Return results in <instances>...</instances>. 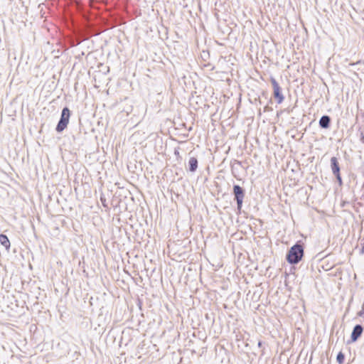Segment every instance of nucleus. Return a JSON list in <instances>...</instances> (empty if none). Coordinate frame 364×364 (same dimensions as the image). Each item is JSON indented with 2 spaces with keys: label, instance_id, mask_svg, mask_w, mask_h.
<instances>
[{
  "label": "nucleus",
  "instance_id": "obj_1",
  "mask_svg": "<svg viewBox=\"0 0 364 364\" xmlns=\"http://www.w3.org/2000/svg\"><path fill=\"white\" fill-rule=\"evenodd\" d=\"M304 255V248L300 244H295L289 250L287 255V260L291 264H298Z\"/></svg>",
  "mask_w": 364,
  "mask_h": 364
},
{
  "label": "nucleus",
  "instance_id": "obj_2",
  "mask_svg": "<svg viewBox=\"0 0 364 364\" xmlns=\"http://www.w3.org/2000/svg\"><path fill=\"white\" fill-rule=\"evenodd\" d=\"M70 117V111L68 107H64L61 112L60 120L56 126L55 130L58 132H63L69 122Z\"/></svg>",
  "mask_w": 364,
  "mask_h": 364
},
{
  "label": "nucleus",
  "instance_id": "obj_3",
  "mask_svg": "<svg viewBox=\"0 0 364 364\" xmlns=\"http://www.w3.org/2000/svg\"><path fill=\"white\" fill-rule=\"evenodd\" d=\"M233 194L235 200L237 202V208L239 211H240L242 206L243 199L245 197V191L239 185H234Z\"/></svg>",
  "mask_w": 364,
  "mask_h": 364
},
{
  "label": "nucleus",
  "instance_id": "obj_4",
  "mask_svg": "<svg viewBox=\"0 0 364 364\" xmlns=\"http://www.w3.org/2000/svg\"><path fill=\"white\" fill-rule=\"evenodd\" d=\"M270 81L273 87V95L274 97L277 100V102L278 104H281L284 100V97L282 93V89L279 85V83L277 82L275 78L272 77L270 78Z\"/></svg>",
  "mask_w": 364,
  "mask_h": 364
},
{
  "label": "nucleus",
  "instance_id": "obj_5",
  "mask_svg": "<svg viewBox=\"0 0 364 364\" xmlns=\"http://www.w3.org/2000/svg\"><path fill=\"white\" fill-rule=\"evenodd\" d=\"M363 326L360 324H357L354 326L353 331L351 333V340L355 342L358 340V338L361 336L363 333Z\"/></svg>",
  "mask_w": 364,
  "mask_h": 364
},
{
  "label": "nucleus",
  "instance_id": "obj_6",
  "mask_svg": "<svg viewBox=\"0 0 364 364\" xmlns=\"http://www.w3.org/2000/svg\"><path fill=\"white\" fill-rule=\"evenodd\" d=\"M331 168L333 175L340 173V165L336 157L331 159Z\"/></svg>",
  "mask_w": 364,
  "mask_h": 364
},
{
  "label": "nucleus",
  "instance_id": "obj_7",
  "mask_svg": "<svg viewBox=\"0 0 364 364\" xmlns=\"http://www.w3.org/2000/svg\"><path fill=\"white\" fill-rule=\"evenodd\" d=\"M319 126L323 129H328L331 124V117L328 115L322 116L319 119Z\"/></svg>",
  "mask_w": 364,
  "mask_h": 364
},
{
  "label": "nucleus",
  "instance_id": "obj_8",
  "mask_svg": "<svg viewBox=\"0 0 364 364\" xmlns=\"http://www.w3.org/2000/svg\"><path fill=\"white\" fill-rule=\"evenodd\" d=\"M198 159L196 157H191L188 161V170L195 172L198 168Z\"/></svg>",
  "mask_w": 364,
  "mask_h": 364
},
{
  "label": "nucleus",
  "instance_id": "obj_9",
  "mask_svg": "<svg viewBox=\"0 0 364 364\" xmlns=\"http://www.w3.org/2000/svg\"><path fill=\"white\" fill-rule=\"evenodd\" d=\"M0 243L5 247L6 250H9L10 247V241L8 237L6 235L1 234L0 235Z\"/></svg>",
  "mask_w": 364,
  "mask_h": 364
},
{
  "label": "nucleus",
  "instance_id": "obj_10",
  "mask_svg": "<svg viewBox=\"0 0 364 364\" xmlns=\"http://www.w3.org/2000/svg\"><path fill=\"white\" fill-rule=\"evenodd\" d=\"M345 359V355L342 352H339L336 357V360L339 364H343Z\"/></svg>",
  "mask_w": 364,
  "mask_h": 364
},
{
  "label": "nucleus",
  "instance_id": "obj_11",
  "mask_svg": "<svg viewBox=\"0 0 364 364\" xmlns=\"http://www.w3.org/2000/svg\"><path fill=\"white\" fill-rule=\"evenodd\" d=\"M337 179V181L338 182L339 185L341 186L343 182H342V178H341V174L340 173H338V174H336L334 175Z\"/></svg>",
  "mask_w": 364,
  "mask_h": 364
},
{
  "label": "nucleus",
  "instance_id": "obj_12",
  "mask_svg": "<svg viewBox=\"0 0 364 364\" xmlns=\"http://www.w3.org/2000/svg\"><path fill=\"white\" fill-rule=\"evenodd\" d=\"M360 135H361V138H360V140L364 144V132H361L360 133Z\"/></svg>",
  "mask_w": 364,
  "mask_h": 364
},
{
  "label": "nucleus",
  "instance_id": "obj_13",
  "mask_svg": "<svg viewBox=\"0 0 364 364\" xmlns=\"http://www.w3.org/2000/svg\"><path fill=\"white\" fill-rule=\"evenodd\" d=\"M268 110H269V107H268V106H266V107H264V112H267V111H268Z\"/></svg>",
  "mask_w": 364,
  "mask_h": 364
},
{
  "label": "nucleus",
  "instance_id": "obj_14",
  "mask_svg": "<svg viewBox=\"0 0 364 364\" xmlns=\"http://www.w3.org/2000/svg\"><path fill=\"white\" fill-rule=\"evenodd\" d=\"M175 154H178L179 153H178V151H175Z\"/></svg>",
  "mask_w": 364,
  "mask_h": 364
}]
</instances>
